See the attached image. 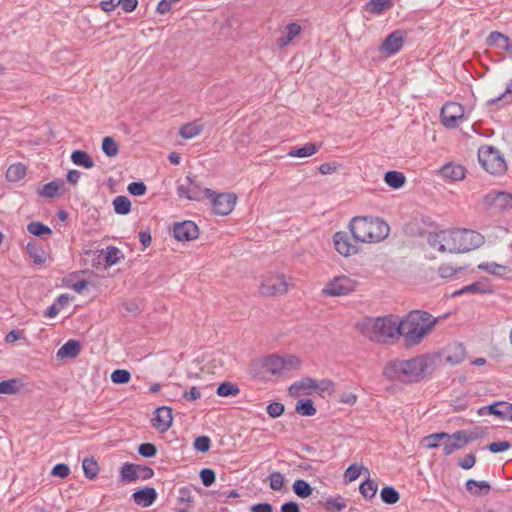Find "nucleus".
I'll return each mask as SVG.
<instances>
[{
    "instance_id": "cd10ccee",
    "label": "nucleus",
    "mask_w": 512,
    "mask_h": 512,
    "mask_svg": "<svg viewBox=\"0 0 512 512\" xmlns=\"http://www.w3.org/2000/svg\"><path fill=\"white\" fill-rule=\"evenodd\" d=\"M316 388V380L311 377H304L290 385L288 392L292 397H297L300 391Z\"/></svg>"
},
{
    "instance_id": "603ef678",
    "label": "nucleus",
    "mask_w": 512,
    "mask_h": 512,
    "mask_svg": "<svg viewBox=\"0 0 512 512\" xmlns=\"http://www.w3.org/2000/svg\"><path fill=\"white\" fill-rule=\"evenodd\" d=\"M102 151L107 157H115L118 154L119 146L113 137L106 136L103 138Z\"/></svg>"
},
{
    "instance_id": "09e8293b",
    "label": "nucleus",
    "mask_w": 512,
    "mask_h": 512,
    "mask_svg": "<svg viewBox=\"0 0 512 512\" xmlns=\"http://www.w3.org/2000/svg\"><path fill=\"white\" fill-rule=\"evenodd\" d=\"M324 508L327 512L341 511L346 508L345 499L341 495L329 497L324 503Z\"/></svg>"
},
{
    "instance_id": "ea45409f",
    "label": "nucleus",
    "mask_w": 512,
    "mask_h": 512,
    "mask_svg": "<svg viewBox=\"0 0 512 512\" xmlns=\"http://www.w3.org/2000/svg\"><path fill=\"white\" fill-rule=\"evenodd\" d=\"M26 175V167L21 163L12 164L6 172V177L10 182H16L23 179Z\"/></svg>"
},
{
    "instance_id": "20e7f679",
    "label": "nucleus",
    "mask_w": 512,
    "mask_h": 512,
    "mask_svg": "<svg viewBox=\"0 0 512 512\" xmlns=\"http://www.w3.org/2000/svg\"><path fill=\"white\" fill-rule=\"evenodd\" d=\"M349 229L356 243H376L384 240L390 231L389 225L380 217L356 216Z\"/></svg>"
},
{
    "instance_id": "6e6d98bb",
    "label": "nucleus",
    "mask_w": 512,
    "mask_h": 512,
    "mask_svg": "<svg viewBox=\"0 0 512 512\" xmlns=\"http://www.w3.org/2000/svg\"><path fill=\"white\" fill-rule=\"evenodd\" d=\"M130 379L131 374L126 369H116L111 374V380L114 384H126Z\"/></svg>"
},
{
    "instance_id": "bb28decb",
    "label": "nucleus",
    "mask_w": 512,
    "mask_h": 512,
    "mask_svg": "<svg viewBox=\"0 0 512 512\" xmlns=\"http://www.w3.org/2000/svg\"><path fill=\"white\" fill-rule=\"evenodd\" d=\"M27 254L33 259L34 264L42 265L46 261V253L42 246L36 242H29L26 246Z\"/></svg>"
},
{
    "instance_id": "13d9d810",
    "label": "nucleus",
    "mask_w": 512,
    "mask_h": 512,
    "mask_svg": "<svg viewBox=\"0 0 512 512\" xmlns=\"http://www.w3.org/2000/svg\"><path fill=\"white\" fill-rule=\"evenodd\" d=\"M284 411V404L277 401L269 403L266 407L267 414L273 419L280 417L284 413Z\"/></svg>"
},
{
    "instance_id": "0eeeda50",
    "label": "nucleus",
    "mask_w": 512,
    "mask_h": 512,
    "mask_svg": "<svg viewBox=\"0 0 512 512\" xmlns=\"http://www.w3.org/2000/svg\"><path fill=\"white\" fill-rule=\"evenodd\" d=\"M213 190L209 188H202L197 180V177L189 173L185 178V183L178 184L177 195L179 198H186L191 201H202L211 196Z\"/></svg>"
},
{
    "instance_id": "7c9ffc66",
    "label": "nucleus",
    "mask_w": 512,
    "mask_h": 512,
    "mask_svg": "<svg viewBox=\"0 0 512 512\" xmlns=\"http://www.w3.org/2000/svg\"><path fill=\"white\" fill-rule=\"evenodd\" d=\"M121 480L124 482H134L139 479L138 476V464L126 462L123 464L120 470Z\"/></svg>"
},
{
    "instance_id": "473e14b6",
    "label": "nucleus",
    "mask_w": 512,
    "mask_h": 512,
    "mask_svg": "<svg viewBox=\"0 0 512 512\" xmlns=\"http://www.w3.org/2000/svg\"><path fill=\"white\" fill-rule=\"evenodd\" d=\"M301 32V26L297 23H290L286 26V35L279 37L277 43L280 47L288 45Z\"/></svg>"
},
{
    "instance_id": "393cba45",
    "label": "nucleus",
    "mask_w": 512,
    "mask_h": 512,
    "mask_svg": "<svg viewBox=\"0 0 512 512\" xmlns=\"http://www.w3.org/2000/svg\"><path fill=\"white\" fill-rule=\"evenodd\" d=\"M466 490L475 496H486L491 486L489 482L481 480L468 479L465 483Z\"/></svg>"
},
{
    "instance_id": "5fc2aeb1",
    "label": "nucleus",
    "mask_w": 512,
    "mask_h": 512,
    "mask_svg": "<svg viewBox=\"0 0 512 512\" xmlns=\"http://www.w3.org/2000/svg\"><path fill=\"white\" fill-rule=\"evenodd\" d=\"M506 40L507 35L498 31H492L486 38V44L491 47L496 46L500 48Z\"/></svg>"
},
{
    "instance_id": "f8f14e48",
    "label": "nucleus",
    "mask_w": 512,
    "mask_h": 512,
    "mask_svg": "<svg viewBox=\"0 0 512 512\" xmlns=\"http://www.w3.org/2000/svg\"><path fill=\"white\" fill-rule=\"evenodd\" d=\"M287 290L288 283L283 274L265 278L259 287V292L263 296L283 295Z\"/></svg>"
},
{
    "instance_id": "9d476101",
    "label": "nucleus",
    "mask_w": 512,
    "mask_h": 512,
    "mask_svg": "<svg viewBox=\"0 0 512 512\" xmlns=\"http://www.w3.org/2000/svg\"><path fill=\"white\" fill-rule=\"evenodd\" d=\"M358 281L346 275H340L331 279L322 289L324 295L339 297L351 294L356 290Z\"/></svg>"
},
{
    "instance_id": "79ce46f5",
    "label": "nucleus",
    "mask_w": 512,
    "mask_h": 512,
    "mask_svg": "<svg viewBox=\"0 0 512 512\" xmlns=\"http://www.w3.org/2000/svg\"><path fill=\"white\" fill-rule=\"evenodd\" d=\"M292 489L293 492L300 498H307L313 492L311 485L303 479L295 480L292 484Z\"/></svg>"
},
{
    "instance_id": "5701e85b",
    "label": "nucleus",
    "mask_w": 512,
    "mask_h": 512,
    "mask_svg": "<svg viewBox=\"0 0 512 512\" xmlns=\"http://www.w3.org/2000/svg\"><path fill=\"white\" fill-rule=\"evenodd\" d=\"M466 169L459 164L454 163H446L444 164L440 170L439 173L447 179H450L452 181H459L462 180L465 177Z\"/></svg>"
},
{
    "instance_id": "f3484780",
    "label": "nucleus",
    "mask_w": 512,
    "mask_h": 512,
    "mask_svg": "<svg viewBox=\"0 0 512 512\" xmlns=\"http://www.w3.org/2000/svg\"><path fill=\"white\" fill-rule=\"evenodd\" d=\"M172 409L168 406L158 407L151 419L152 426L159 432H166L172 425Z\"/></svg>"
},
{
    "instance_id": "774afa93",
    "label": "nucleus",
    "mask_w": 512,
    "mask_h": 512,
    "mask_svg": "<svg viewBox=\"0 0 512 512\" xmlns=\"http://www.w3.org/2000/svg\"><path fill=\"white\" fill-rule=\"evenodd\" d=\"M509 98V101L512 102V80L507 84L505 91L499 95L498 97L492 98L487 101V105H495L499 102L503 101V99Z\"/></svg>"
},
{
    "instance_id": "ddd939ff",
    "label": "nucleus",
    "mask_w": 512,
    "mask_h": 512,
    "mask_svg": "<svg viewBox=\"0 0 512 512\" xmlns=\"http://www.w3.org/2000/svg\"><path fill=\"white\" fill-rule=\"evenodd\" d=\"M479 416L493 415L500 420L512 421V404L506 401H495L477 410Z\"/></svg>"
},
{
    "instance_id": "f704fd0d",
    "label": "nucleus",
    "mask_w": 512,
    "mask_h": 512,
    "mask_svg": "<svg viewBox=\"0 0 512 512\" xmlns=\"http://www.w3.org/2000/svg\"><path fill=\"white\" fill-rule=\"evenodd\" d=\"M377 490H378L377 482H375L374 480H371L370 478H366L359 485V492L367 500L373 499L377 493Z\"/></svg>"
},
{
    "instance_id": "f03ea898",
    "label": "nucleus",
    "mask_w": 512,
    "mask_h": 512,
    "mask_svg": "<svg viewBox=\"0 0 512 512\" xmlns=\"http://www.w3.org/2000/svg\"><path fill=\"white\" fill-rule=\"evenodd\" d=\"M446 316L443 315L436 318L424 310L410 311L399 321L405 347H413L420 344L424 337L433 330L438 321Z\"/></svg>"
},
{
    "instance_id": "338daca9",
    "label": "nucleus",
    "mask_w": 512,
    "mask_h": 512,
    "mask_svg": "<svg viewBox=\"0 0 512 512\" xmlns=\"http://www.w3.org/2000/svg\"><path fill=\"white\" fill-rule=\"evenodd\" d=\"M476 463V455L474 453H468L464 457L459 458L457 461V465L464 469L469 470L474 467Z\"/></svg>"
},
{
    "instance_id": "c03bdc74",
    "label": "nucleus",
    "mask_w": 512,
    "mask_h": 512,
    "mask_svg": "<svg viewBox=\"0 0 512 512\" xmlns=\"http://www.w3.org/2000/svg\"><path fill=\"white\" fill-rule=\"evenodd\" d=\"M448 437L447 432H436L425 436L422 439L423 446L428 449H435L440 446V442L444 440V438Z\"/></svg>"
},
{
    "instance_id": "c9c22d12",
    "label": "nucleus",
    "mask_w": 512,
    "mask_h": 512,
    "mask_svg": "<svg viewBox=\"0 0 512 512\" xmlns=\"http://www.w3.org/2000/svg\"><path fill=\"white\" fill-rule=\"evenodd\" d=\"M239 393V387L229 381L220 383L216 389V394L220 397H236Z\"/></svg>"
},
{
    "instance_id": "b1692460",
    "label": "nucleus",
    "mask_w": 512,
    "mask_h": 512,
    "mask_svg": "<svg viewBox=\"0 0 512 512\" xmlns=\"http://www.w3.org/2000/svg\"><path fill=\"white\" fill-rule=\"evenodd\" d=\"M322 146V143L309 142L301 147H293L289 150L288 156L295 158H306L314 155Z\"/></svg>"
},
{
    "instance_id": "2eb2a0df",
    "label": "nucleus",
    "mask_w": 512,
    "mask_h": 512,
    "mask_svg": "<svg viewBox=\"0 0 512 512\" xmlns=\"http://www.w3.org/2000/svg\"><path fill=\"white\" fill-rule=\"evenodd\" d=\"M199 236V228L195 222L185 220L182 222H175L173 224V237L177 241H192Z\"/></svg>"
},
{
    "instance_id": "2f4dec72",
    "label": "nucleus",
    "mask_w": 512,
    "mask_h": 512,
    "mask_svg": "<svg viewBox=\"0 0 512 512\" xmlns=\"http://www.w3.org/2000/svg\"><path fill=\"white\" fill-rule=\"evenodd\" d=\"M113 208L118 215H127L131 212V201L127 196L119 195L113 199Z\"/></svg>"
},
{
    "instance_id": "e433bc0d",
    "label": "nucleus",
    "mask_w": 512,
    "mask_h": 512,
    "mask_svg": "<svg viewBox=\"0 0 512 512\" xmlns=\"http://www.w3.org/2000/svg\"><path fill=\"white\" fill-rule=\"evenodd\" d=\"M295 411L301 416H313L316 414V407L311 399H300L297 401Z\"/></svg>"
},
{
    "instance_id": "8fccbe9b",
    "label": "nucleus",
    "mask_w": 512,
    "mask_h": 512,
    "mask_svg": "<svg viewBox=\"0 0 512 512\" xmlns=\"http://www.w3.org/2000/svg\"><path fill=\"white\" fill-rule=\"evenodd\" d=\"M192 490H196V488L192 486L181 487L179 489V495L177 497L178 503L184 504L187 507H191L195 502Z\"/></svg>"
},
{
    "instance_id": "1a4fd4ad",
    "label": "nucleus",
    "mask_w": 512,
    "mask_h": 512,
    "mask_svg": "<svg viewBox=\"0 0 512 512\" xmlns=\"http://www.w3.org/2000/svg\"><path fill=\"white\" fill-rule=\"evenodd\" d=\"M482 201L485 210L490 214H500L512 209V195L505 191H491Z\"/></svg>"
},
{
    "instance_id": "aec40b11",
    "label": "nucleus",
    "mask_w": 512,
    "mask_h": 512,
    "mask_svg": "<svg viewBox=\"0 0 512 512\" xmlns=\"http://www.w3.org/2000/svg\"><path fill=\"white\" fill-rule=\"evenodd\" d=\"M493 288L489 284L488 280L483 278L479 281L473 282L469 285L462 287L461 289L452 293V296L463 295L466 293L473 294H491L493 293Z\"/></svg>"
},
{
    "instance_id": "58836bf2",
    "label": "nucleus",
    "mask_w": 512,
    "mask_h": 512,
    "mask_svg": "<svg viewBox=\"0 0 512 512\" xmlns=\"http://www.w3.org/2000/svg\"><path fill=\"white\" fill-rule=\"evenodd\" d=\"M362 471L369 474V470L364 466L358 465L357 463L349 465L344 472V481L346 483L355 481L360 477Z\"/></svg>"
},
{
    "instance_id": "a878e982",
    "label": "nucleus",
    "mask_w": 512,
    "mask_h": 512,
    "mask_svg": "<svg viewBox=\"0 0 512 512\" xmlns=\"http://www.w3.org/2000/svg\"><path fill=\"white\" fill-rule=\"evenodd\" d=\"M393 0H369L364 10L373 15H380L393 7Z\"/></svg>"
},
{
    "instance_id": "6e6552de",
    "label": "nucleus",
    "mask_w": 512,
    "mask_h": 512,
    "mask_svg": "<svg viewBox=\"0 0 512 512\" xmlns=\"http://www.w3.org/2000/svg\"><path fill=\"white\" fill-rule=\"evenodd\" d=\"M265 370L273 375H281L291 368H297L300 365V359L294 355L285 357L278 355H268L262 358Z\"/></svg>"
},
{
    "instance_id": "4d7b16f0",
    "label": "nucleus",
    "mask_w": 512,
    "mask_h": 512,
    "mask_svg": "<svg viewBox=\"0 0 512 512\" xmlns=\"http://www.w3.org/2000/svg\"><path fill=\"white\" fill-rule=\"evenodd\" d=\"M199 476H200L202 484L205 487H210L211 485L214 484V482L216 480V473L211 468H203V469H201L200 473H199Z\"/></svg>"
},
{
    "instance_id": "6ab92c4d",
    "label": "nucleus",
    "mask_w": 512,
    "mask_h": 512,
    "mask_svg": "<svg viewBox=\"0 0 512 512\" xmlns=\"http://www.w3.org/2000/svg\"><path fill=\"white\" fill-rule=\"evenodd\" d=\"M133 501L143 507L151 506L157 499V491L153 487H143L132 494Z\"/></svg>"
},
{
    "instance_id": "69168bd1",
    "label": "nucleus",
    "mask_w": 512,
    "mask_h": 512,
    "mask_svg": "<svg viewBox=\"0 0 512 512\" xmlns=\"http://www.w3.org/2000/svg\"><path fill=\"white\" fill-rule=\"evenodd\" d=\"M63 284L66 287L71 288L75 292L80 294V293H82L88 287L89 282L86 279H81V280H79V281H77L75 283H71L69 278H64L63 279Z\"/></svg>"
},
{
    "instance_id": "680f3d73",
    "label": "nucleus",
    "mask_w": 512,
    "mask_h": 512,
    "mask_svg": "<svg viewBox=\"0 0 512 512\" xmlns=\"http://www.w3.org/2000/svg\"><path fill=\"white\" fill-rule=\"evenodd\" d=\"M464 267H453L449 264H442L438 268V273L442 278H450L453 275L462 272Z\"/></svg>"
},
{
    "instance_id": "c85d7f7f",
    "label": "nucleus",
    "mask_w": 512,
    "mask_h": 512,
    "mask_svg": "<svg viewBox=\"0 0 512 512\" xmlns=\"http://www.w3.org/2000/svg\"><path fill=\"white\" fill-rule=\"evenodd\" d=\"M71 161L86 169H91L95 165L92 157L84 150H74L71 154Z\"/></svg>"
},
{
    "instance_id": "864d4df0",
    "label": "nucleus",
    "mask_w": 512,
    "mask_h": 512,
    "mask_svg": "<svg viewBox=\"0 0 512 512\" xmlns=\"http://www.w3.org/2000/svg\"><path fill=\"white\" fill-rule=\"evenodd\" d=\"M193 447L197 452L206 453L211 448V439L206 435H201L195 438Z\"/></svg>"
},
{
    "instance_id": "7ed1b4c3",
    "label": "nucleus",
    "mask_w": 512,
    "mask_h": 512,
    "mask_svg": "<svg viewBox=\"0 0 512 512\" xmlns=\"http://www.w3.org/2000/svg\"><path fill=\"white\" fill-rule=\"evenodd\" d=\"M360 333L377 343H388L401 337V324L392 314L382 317H366L356 325Z\"/></svg>"
},
{
    "instance_id": "423d86ee",
    "label": "nucleus",
    "mask_w": 512,
    "mask_h": 512,
    "mask_svg": "<svg viewBox=\"0 0 512 512\" xmlns=\"http://www.w3.org/2000/svg\"><path fill=\"white\" fill-rule=\"evenodd\" d=\"M478 161L483 169L492 175H503L507 170L504 157L491 145H482L478 149Z\"/></svg>"
},
{
    "instance_id": "412c9836",
    "label": "nucleus",
    "mask_w": 512,
    "mask_h": 512,
    "mask_svg": "<svg viewBox=\"0 0 512 512\" xmlns=\"http://www.w3.org/2000/svg\"><path fill=\"white\" fill-rule=\"evenodd\" d=\"M81 352V343L76 339H69L57 351L56 358L58 360L75 358Z\"/></svg>"
},
{
    "instance_id": "3c124183",
    "label": "nucleus",
    "mask_w": 512,
    "mask_h": 512,
    "mask_svg": "<svg viewBox=\"0 0 512 512\" xmlns=\"http://www.w3.org/2000/svg\"><path fill=\"white\" fill-rule=\"evenodd\" d=\"M479 270L487 271L488 273L496 276H503L505 275L509 269L508 267L497 264V263H481L478 265Z\"/></svg>"
},
{
    "instance_id": "c756f323",
    "label": "nucleus",
    "mask_w": 512,
    "mask_h": 512,
    "mask_svg": "<svg viewBox=\"0 0 512 512\" xmlns=\"http://www.w3.org/2000/svg\"><path fill=\"white\" fill-rule=\"evenodd\" d=\"M384 181L389 187L399 189L405 184L406 177L402 172L390 170L384 174Z\"/></svg>"
},
{
    "instance_id": "e2e57ef3",
    "label": "nucleus",
    "mask_w": 512,
    "mask_h": 512,
    "mask_svg": "<svg viewBox=\"0 0 512 512\" xmlns=\"http://www.w3.org/2000/svg\"><path fill=\"white\" fill-rule=\"evenodd\" d=\"M138 453L145 458H152L157 454V447L153 443H142L138 446Z\"/></svg>"
},
{
    "instance_id": "f257e3e1",
    "label": "nucleus",
    "mask_w": 512,
    "mask_h": 512,
    "mask_svg": "<svg viewBox=\"0 0 512 512\" xmlns=\"http://www.w3.org/2000/svg\"><path fill=\"white\" fill-rule=\"evenodd\" d=\"M438 362L439 354L420 355L408 360L396 359L384 366L383 376L403 384L418 383L435 371Z\"/></svg>"
},
{
    "instance_id": "052dcab7",
    "label": "nucleus",
    "mask_w": 512,
    "mask_h": 512,
    "mask_svg": "<svg viewBox=\"0 0 512 512\" xmlns=\"http://www.w3.org/2000/svg\"><path fill=\"white\" fill-rule=\"evenodd\" d=\"M270 488L274 491H280L284 485L285 478L283 474L278 471L272 472L269 475Z\"/></svg>"
},
{
    "instance_id": "de8ad7c7",
    "label": "nucleus",
    "mask_w": 512,
    "mask_h": 512,
    "mask_svg": "<svg viewBox=\"0 0 512 512\" xmlns=\"http://www.w3.org/2000/svg\"><path fill=\"white\" fill-rule=\"evenodd\" d=\"M202 131V125L196 122H190L184 124L179 131V134L184 139H191L197 135H199Z\"/></svg>"
},
{
    "instance_id": "39448f33",
    "label": "nucleus",
    "mask_w": 512,
    "mask_h": 512,
    "mask_svg": "<svg viewBox=\"0 0 512 512\" xmlns=\"http://www.w3.org/2000/svg\"><path fill=\"white\" fill-rule=\"evenodd\" d=\"M442 241L438 251L444 253H466L479 248L484 243V236L470 229L442 230Z\"/></svg>"
},
{
    "instance_id": "37998d69",
    "label": "nucleus",
    "mask_w": 512,
    "mask_h": 512,
    "mask_svg": "<svg viewBox=\"0 0 512 512\" xmlns=\"http://www.w3.org/2000/svg\"><path fill=\"white\" fill-rule=\"evenodd\" d=\"M380 498L385 504L393 505L399 501L400 494L393 486H384L380 491Z\"/></svg>"
},
{
    "instance_id": "72a5a7b5",
    "label": "nucleus",
    "mask_w": 512,
    "mask_h": 512,
    "mask_svg": "<svg viewBox=\"0 0 512 512\" xmlns=\"http://www.w3.org/2000/svg\"><path fill=\"white\" fill-rule=\"evenodd\" d=\"M22 386V380L19 378H12L0 381V394L13 395L19 392Z\"/></svg>"
},
{
    "instance_id": "bf43d9fd",
    "label": "nucleus",
    "mask_w": 512,
    "mask_h": 512,
    "mask_svg": "<svg viewBox=\"0 0 512 512\" xmlns=\"http://www.w3.org/2000/svg\"><path fill=\"white\" fill-rule=\"evenodd\" d=\"M127 191L132 196H143L147 191V186L142 181H134L128 184Z\"/></svg>"
},
{
    "instance_id": "4be33fe9",
    "label": "nucleus",
    "mask_w": 512,
    "mask_h": 512,
    "mask_svg": "<svg viewBox=\"0 0 512 512\" xmlns=\"http://www.w3.org/2000/svg\"><path fill=\"white\" fill-rule=\"evenodd\" d=\"M466 357V350L462 343L449 344L446 350L445 361L451 365L460 364Z\"/></svg>"
},
{
    "instance_id": "a211bd4d",
    "label": "nucleus",
    "mask_w": 512,
    "mask_h": 512,
    "mask_svg": "<svg viewBox=\"0 0 512 512\" xmlns=\"http://www.w3.org/2000/svg\"><path fill=\"white\" fill-rule=\"evenodd\" d=\"M333 242L337 252L345 257L358 253L359 248L349 240V236L344 231L336 232L333 236Z\"/></svg>"
},
{
    "instance_id": "9b49d317",
    "label": "nucleus",
    "mask_w": 512,
    "mask_h": 512,
    "mask_svg": "<svg viewBox=\"0 0 512 512\" xmlns=\"http://www.w3.org/2000/svg\"><path fill=\"white\" fill-rule=\"evenodd\" d=\"M207 198L211 200L214 214L220 216H226L230 214L233 211L237 201L236 194L230 192L216 193L213 191L212 195L207 196Z\"/></svg>"
},
{
    "instance_id": "0e129e2a",
    "label": "nucleus",
    "mask_w": 512,
    "mask_h": 512,
    "mask_svg": "<svg viewBox=\"0 0 512 512\" xmlns=\"http://www.w3.org/2000/svg\"><path fill=\"white\" fill-rule=\"evenodd\" d=\"M263 370H265V367L262 359L253 360L249 365V374L254 378L262 379Z\"/></svg>"
},
{
    "instance_id": "dca6fc26",
    "label": "nucleus",
    "mask_w": 512,
    "mask_h": 512,
    "mask_svg": "<svg viewBox=\"0 0 512 512\" xmlns=\"http://www.w3.org/2000/svg\"><path fill=\"white\" fill-rule=\"evenodd\" d=\"M406 38V32L404 30H395L388 34L380 46V51L385 52L387 55H394L398 53Z\"/></svg>"
},
{
    "instance_id": "a19ab883",
    "label": "nucleus",
    "mask_w": 512,
    "mask_h": 512,
    "mask_svg": "<svg viewBox=\"0 0 512 512\" xmlns=\"http://www.w3.org/2000/svg\"><path fill=\"white\" fill-rule=\"evenodd\" d=\"M82 469L85 477L90 480L95 479L99 473L98 463L93 457L83 460Z\"/></svg>"
},
{
    "instance_id": "4c0bfd02",
    "label": "nucleus",
    "mask_w": 512,
    "mask_h": 512,
    "mask_svg": "<svg viewBox=\"0 0 512 512\" xmlns=\"http://www.w3.org/2000/svg\"><path fill=\"white\" fill-rule=\"evenodd\" d=\"M122 258H124V255L122 254L119 248L112 245L106 248L104 256V262L106 267H111L117 264Z\"/></svg>"
},
{
    "instance_id": "49530a36",
    "label": "nucleus",
    "mask_w": 512,
    "mask_h": 512,
    "mask_svg": "<svg viewBox=\"0 0 512 512\" xmlns=\"http://www.w3.org/2000/svg\"><path fill=\"white\" fill-rule=\"evenodd\" d=\"M27 231L34 236L43 237L51 235L52 229L40 221H33L27 225Z\"/></svg>"
},
{
    "instance_id": "4468645a",
    "label": "nucleus",
    "mask_w": 512,
    "mask_h": 512,
    "mask_svg": "<svg viewBox=\"0 0 512 512\" xmlns=\"http://www.w3.org/2000/svg\"><path fill=\"white\" fill-rule=\"evenodd\" d=\"M463 117V107L459 103L450 102L445 104L440 112L442 124L447 128H455L458 121Z\"/></svg>"
},
{
    "instance_id": "a18cd8bd",
    "label": "nucleus",
    "mask_w": 512,
    "mask_h": 512,
    "mask_svg": "<svg viewBox=\"0 0 512 512\" xmlns=\"http://www.w3.org/2000/svg\"><path fill=\"white\" fill-rule=\"evenodd\" d=\"M64 185L61 179L53 180L45 184L39 194L45 198H53L57 195L58 190Z\"/></svg>"
}]
</instances>
